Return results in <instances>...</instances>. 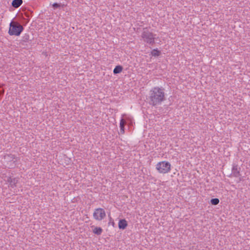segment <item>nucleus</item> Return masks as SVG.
Listing matches in <instances>:
<instances>
[{
  "label": "nucleus",
  "mask_w": 250,
  "mask_h": 250,
  "mask_svg": "<svg viewBox=\"0 0 250 250\" xmlns=\"http://www.w3.org/2000/svg\"><path fill=\"white\" fill-rule=\"evenodd\" d=\"M151 54L152 56L158 57L161 55V51L157 49H154L152 50Z\"/></svg>",
  "instance_id": "f8f14e48"
},
{
  "label": "nucleus",
  "mask_w": 250,
  "mask_h": 250,
  "mask_svg": "<svg viewBox=\"0 0 250 250\" xmlns=\"http://www.w3.org/2000/svg\"><path fill=\"white\" fill-rule=\"evenodd\" d=\"M106 216V213L104 209L99 208H95L93 212V217L97 221H101Z\"/></svg>",
  "instance_id": "39448f33"
},
{
  "label": "nucleus",
  "mask_w": 250,
  "mask_h": 250,
  "mask_svg": "<svg viewBox=\"0 0 250 250\" xmlns=\"http://www.w3.org/2000/svg\"><path fill=\"white\" fill-rule=\"evenodd\" d=\"M142 38L145 42L148 44H153L155 43V35L147 30L143 31Z\"/></svg>",
  "instance_id": "20e7f679"
},
{
  "label": "nucleus",
  "mask_w": 250,
  "mask_h": 250,
  "mask_svg": "<svg viewBox=\"0 0 250 250\" xmlns=\"http://www.w3.org/2000/svg\"><path fill=\"white\" fill-rule=\"evenodd\" d=\"M92 228V232L94 234L100 235L103 231L102 228L101 227L94 226Z\"/></svg>",
  "instance_id": "1a4fd4ad"
},
{
  "label": "nucleus",
  "mask_w": 250,
  "mask_h": 250,
  "mask_svg": "<svg viewBox=\"0 0 250 250\" xmlns=\"http://www.w3.org/2000/svg\"><path fill=\"white\" fill-rule=\"evenodd\" d=\"M23 30V28L18 22L11 21L9 24L8 34L10 36H19Z\"/></svg>",
  "instance_id": "7ed1b4c3"
},
{
  "label": "nucleus",
  "mask_w": 250,
  "mask_h": 250,
  "mask_svg": "<svg viewBox=\"0 0 250 250\" xmlns=\"http://www.w3.org/2000/svg\"><path fill=\"white\" fill-rule=\"evenodd\" d=\"M52 6L54 8H58L60 6V5L57 3H54L53 4Z\"/></svg>",
  "instance_id": "4468645a"
},
{
  "label": "nucleus",
  "mask_w": 250,
  "mask_h": 250,
  "mask_svg": "<svg viewBox=\"0 0 250 250\" xmlns=\"http://www.w3.org/2000/svg\"><path fill=\"white\" fill-rule=\"evenodd\" d=\"M111 224H112V225L113 226H114L115 223H114V221H112V223H111Z\"/></svg>",
  "instance_id": "dca6fc26"
},
{
  "label": "nucleus",
  "mask_w": 250,
  "mask_h": 250,
  "mask_svg": "<svg viewBox=\"0 0 250 250\" xmlns=\"http://www.w3.org/2000/svg\"><path fill=\"white\" fill-rule=\"evenodd\" d=\"M22 0H13L12 2V5L13 7L17 8L22 4Z\"/></svg>",
  "instance_id": "9d476101"
},
{
  "label": "nucleus",
  "mask_w": 250,
  "mask_h": 250,
  "mask_svg": "<svg viewBox=\"0 0 250 250\" xmlns=\"http://www.w3.org/2000/svg\"><path fill=\"white\" fill-rule=\"evenodd\" d=\"M8 182L9 183V187L11 188H14L16 187L18 180L15 178H10L8 179Z\"/></svg>",
  "instance_id": "6e6552de"
},
{
  "label": "nucleus",
  "mask_w": 250,
  "mask_h": 250,
  "mask_svg": "<svg viewBox=\"0 0 250 250\" xmlns=\"http://www.w3.org/2000/svg\"><path fill=\"white\" fill-rule=\"evenodd\" d=\"M126 115L125 114H123L122 115V118L120 120V133L122 134H124L125 133V126L126 124V121L125 119L124 118L125 116Z\"/></svg>",
  "instance_id": "423d86ee"
},
{
  "label": "nucleus",
  "mask_w": 250,
  "mask_h": 250,
  "mask_svg": "<svg viewBox=\"0 0 250 250\" xmlns=\"http://www.w3.org/2000/svg\"><path fill=\"white\" fill-rule=\"evenodd\" d=\"M125 121L126 120H127V121H131L132 120V118L131 117H125Z\"/></svg>",
  "instance_id": "2eb2a0df"
},
{
  "label": "nucleus",
  "mask_w": 250,
  "mask_h": 250,
  "mask_svg": "<svg viewBox=\"0 0 250 250\" xmlns=\"http://www.w3.org/2000/svg\"><path fill=\"white\" fill-rule=\"evenodd\" d=\"M210 203L213 205H216L219 204V200L218 198L212 199L210 200Z\"/></svg>",
  "instance_id": "ddd939ff"
},
{
  "label": "nucleus",
  "mask_w": 250,
  "mask_h": 250,
  "mask_svg": "<svg viewBox=\"0 0 250 250\" xmlns=\"http://www.w3.org/2000/svg\"><path fill=\"white\" fill-rule=\"evenodd\" d=\"M165 98L164 89L159 86H155L151 88L149 92V103L150 104L155 106L161 104Z\"/></svg>",
  "instance_id": "f257e3e1"
},
{
  "label": "nucleus",
  "mask_w": 250,
  "mask_h": 250,
  "mask_svg": "<svg viewBox=\"0 0 250 250\" xmlns=\"http://www.w3.org/2000/svg\"><path fill=\"white\" fill-rule=\"evenodd\" d=\"M123 70V67L122 65H118L115 67L113 72L114 74H117L121 73Z\"/></svg>",
  "instance_id": "9b49d317"
},
{
  "label": "nucleus",
  "mask_w": 250,
  "mask_h": 250,
  "mask_svg": "<svg viewBox=\"0 0 250 250\" xmlns=\"http://www.w3.org/2000/svg\"><path fill=\"white\" fill-rule=\"evenodd\" d=\"M127 222L125 219H121L118 222V227L121 229H125L127 227Z\"/></svg>",
  "instance_id": "0eeeda50"
},
{
  "label": "nucleus",
  "mask_w": 250,
  "mask_h": 250,
  "mask_svg": "<svg viewBox=\"0 0 250 250\" xmlns=\"http://www.w3.org/2000/svg\"><path fill=\"white\" fill-rule=\"evenodd\" d=\"M171 167L170 163L166 160L159 161L155 165V169L160 174L169 173L171 170Z\"/></svg>",
  "instance_id": "f03ea898"
}]
</instances>
